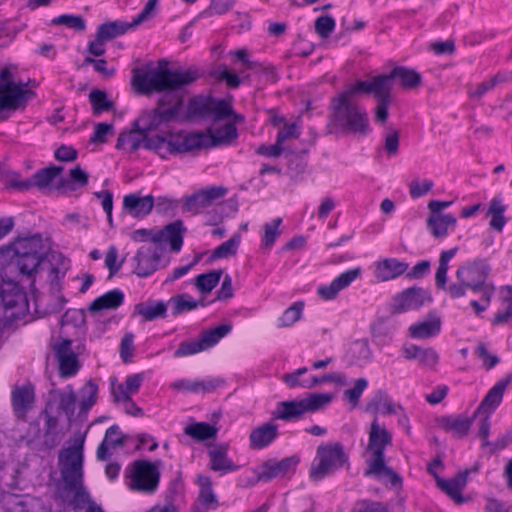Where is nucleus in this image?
Listing matches in <instances>:
<instances>
[{"mask_svg": "<svg viewBox=\"0 0 512 512\" xmlns=\"http://www.w3.org/2000/svg\"><path fill=\"white\" fill-rule=\"evenodd\" d=\"M391 444V433L386 428L380 427L378 421L374 420L370 426L367 445V451L372 456L367 460L368 467L363 475L365 477H374L377 480L387 477L392 487L401 488V476L385 463V448Z\"/></svg>", "mask_w": 512, "mask_h": 512, "instance_id": "nucleus-6", "label": "nucleus"}, {"mask_svg": "<svg viewBox=\"0 0 512 512\" xmlns=\"http://www.w3.org/2000/svg\"><path fill=\"white\" fill-rule=\"evenodd\" d=\"M432 302L433 297L429 290L420 286H412L395 294L390 306V312L392 314H403L419 310Z\"/></svg>", "mask_w": 512, "mask_h": 512, "instance_id": "nucleus-13", "label": "nucleus"}, {"mask_svg": "<svg viewBox=\"0 0 512 512\" xmlns=\"http://www.w3.org/2000/svg\"><path fill=\"white\" fill-rule=\"evenodd\" d=\"M232 330V324H221L215 328L200 333L197 340L183 341L174 351L175 358L192 356L215 346L223 337Z\"/></svg>", "mask_w": 512, "mask_h": 512, "instance_id": "nucleus-12", "label": "nucleus"}, {"mask_svg": "<svg viewBox=\"0 0 512 512\" xmlns=\"http://www.w3.org/2000/svg\"><path fill=\"white\" fill-rule=\"evenodd\" d=\"M491 267L489 263L482 258L475 259L461 265L456 271L457 283L448 286L447 292L453 299L464 297L466 291L480 293L482 300L490 303L494 294L495 287L488 282Z\"/></svg>", "mask_w": 512, "mask_h": 512, "instance_id": "nucleus-5", "label": "nucleus"}, {"mask_svg": "<svg viewBox=\"0 0 512 512\" xmlns=\"http://www.w3.org/2000/svg\"><path fill=\"white\" fill-rule=\"evenodd\" d=\"M409 264L397 258H385L376 263L375 276L380 281L395 279L407 272Z\"/></svg>", "mask_w": 512, "mask_h": 512, "instance_id": "nucleus-29", "label": "nucleus"}, {"mask_svg": "<svg viewBox=\"0 0 512 512\" xmlns=\"http://www.w3.org/2000/svg\"><path fill=\"white\" fill-rule=\"evenodd\" d=\"M218 429L207 423L197 422L184 428V433L196 441H205L216 437Z\"/></svg>", "mask_w": 512, "mask_h": 512, "instance_id": "nucleus-42", "label": "nucleus"}, {"mask_svg": "<svg viewBox=\"0 0 512 512\" xmlns=\"http://www.w3.org/2000/svg\"><path fill=\"white\" fill-rule=\"evenodd\" d=\"M240 244V235L235 234L227 241L221 243L212 252L213 259H222L229 256H233L237 253L238 246Z\"/></svg>", "mask_w": 512, "mask_h": 512, "instance_id": "nucleus-57", "label": "nucleus"}, {"mask_svg": "<svg viewBox=\"0 0 512 512\" xmlns=\"http://www.w3.org/2000/svg\"><path fill=\"white\" fill-rule=\"evenodd\" d=\"M81 402L79 407V415H87L89 410L94 406L97 400L98 385L89 380L79 391Z\"/></svg>", "mask_w": 512, "mask_h": 512, "instance_id": "nucleus-45", "label": "nucleus"}, {"mask_svg": "<svg viewBox=\"0 0 512 512\" xmlns=\"http://www.w3.org/2000/svg\"><path fill=\"white\" fill-rule=\"evenodd\" d=\"M84 437L73 445L63 448L58 455L62 485L58 487V498L74 512H104L84 486L83 455Z\"/></svg>", "mask_w": 512, "mask_h": 512, "instance_id": "nucleus-2", "label": "nucleus"}, {"mask_svg": "<svg viewBox=\"0 0 512 512\" xmlns=\"http://www.w3.org/2000/svg\"><path fill=\"white\" fill-rule=\"evenodd\" d=\"M42 260L43 255H36L35 251L32 253L24 252V255H16V265L19 272L28 277L37 272Z\"/></svg>", "mask_w": 512, "mask_h": 512, "instance_id": "nucleus-44", "label": "nucleus"}, {"mask_svg": "<svg viewBox=\"0 0 512 512\" xmlns=\"http://www.w3.org/2000/svg\"><path fill=\"white\" fill-rule=\"evenodd\" d=\"M281 223L282 219L278 217L274 218L271 222L264 224V235L261 239V248L270 250L273 247L277 238L281 234V231L279 230Z\"/></svg>", "mask_w": 512, "mask_h": 512, "instance_id": "nucleus-52", "label": "nucleus"}, {"mask_svg": "<svg viewBox=\"0 0 512 512\" xmlns=\"http://www.w3.org/2000/svg\"><path fill=\"white\" fill-rule=\"evenodd\" d=\"M457 220L452 214L430 215L426 220V225L430 233L438 239L445 238L448 229L456 227Z\"/></svg>", "mask_w": 512, "mask_h": 512, "instance_id": "nucleus-35", "label": "nucleus"}, {"mask_svg": "<svg viewBox=\"0 0 512 512\" xmlns=\"http://www.w3.org/2000/svg\"><path fill=\"white\" fill-rule=\"evenodd\" d=\"M210 76L218 82H225L227 87L230 89H236L241 84L240 77L237 74L228 71L225 65H220L211 70Z\"/></svg>", "mask_w": 512, "mask_h": 512, "instance_id": "nucleus-54", "label": "nucleus"}, {"mask_svg": "<svg viewBox=\"0 0 512 512\" xmlns=\"http://www.w3.org/2000/svg\"><path fill=\"white\" fill-rule=\"evenodd\" d=\"M222 274L223 271L221 269L199 274L194 279V285L202 294L209 293L217 286Z\"/></svg>", "mask_w": 512, "mask_h": 512, "instance_id": "nucleus-46", "label": "nucleus"}, {"mask_svg": "<svg viewBox=\"0 0 512 512\" xmlns=\"http://www.w3.org/2000/svg\"><path fill=\"white\" fill-rule=\"evenodd\" d=\"M360 94V91L354 90V83L345 91L331 99L326 124V134H353L358 136H366L370 133L368 114L358 104L352 102L350 97Z\"/></svg>", "mask_w": 512, "mask_h": 512, "instance_id": "nucleus-3", "label": "nucleus"}, {"mask_svg": "<svg viewBox=\"0 0 512 512\" xmlns=\"http://www.w3.org/2000/svg\"><path fill=\"white\" fill-rule=\"evenodd\" d=\"M398 410H402V406L395 404L388 396L387 392L377 390L370 401L367 403V411L374 413H382L384 415L396 414Z\"/></svg>", "mask_w": 512, "mask_h": 512, "instance_id": "nucleus-34", "label": "nucleus"}, {"mask_svg": "<svg viewBox=\"0 0 512 512\" xmlns=\"http://www.w3.org/2000/svg\"><path fill=\"white\" fill-rule=\"evenodd\" d=\"M308 372L307 367H300L291 373H285L282 375L281 380L289 388H302L308 389V377L303 378L302 376Z\"/></svg>", "mask_w": 512, "mask_h": 512, "instance_id": "nucleus-55", "label": "nucleus"}, {"mask_svg": "<svg viewBox=\"0 0 512 512\" xmlns=\"http://www.w3.org/2000/svg\"><path fill=\"white\" fill-rule=\"evenodd\" d=\"M89 102L92 106L93 115L99 116L101 113L110 111L114 103L108 99L104 90L93 89L89 93Z\"/></svg>", "mask_w": 512, "mask_h": 512, "instance_id": "nucleus-50", "label": "nucleus"}, {"mask_svg": "<svg viewBox=\"0 0 512 512\" xmlns=\"http://www.w3.org/2000/svg\"><path fill=\"white\" fill-rule=\"evenodd\" d=\"M89 175L80 167L76 165L69 170L68 177L59 179L56 189L75 191L78 188L85 187L88 184Z\"/></svg>", "mask_w": 512, "mask_h": 512, "instance_id": "nucleus-39", "label": "nucleus"}, {"mask_svg": "<svg viewBox=\"0 0 512 512\" xmlns=\"http://www.w3.org/2000/svg\"><path fill=\"white\" fill-rule=\"evenodd\" d=\"M430 470V475L434 477L436 486L448 495L457 505H461L468 501V498L462 495V490L467 483L468 470L460 471L450 479H444L437 472Z\"/></svg>", "mask_w": 512, "mask_h": 512, "instance_id": "nucleus-20", "label": "nucleus"}, {"mask_svg": "<svg viewBox=\"0 0 512 512\" xmlns=\"http://www.w3.org/2000/svg\"><path fill=\"white\" fill-rule=\"evenodd\" d=\"M474 354L482 360L483 366L486 370H491L500 362V358L497 355L489 353L484 343H479L474 350Z\"/></svg>", "mask_w": 512, "mask_h": 512, "instance_id": "nucleus-64", "label": "nucleus"}, {"mask_svg": "<svg viewBox=\"0 0 512 512\" xmlns=\"http://www.w3.org/2000/svg\"><path fill=\"white\" fill-rule=\"evenodd\" d=\"M351 512H391L388 505L381 501L361 499L355 502Z\"/></svg>", "mask_w": 512, "mask_h": 512, "instance_id": "nucleus-60", "label": "nucleus"}, {"mask_svg": "<svg viewBox=\"0 0 512 512\" xmlns=\"http://www.w3.org/2000/svg\"><path fill=\"white\" fill-rule=\"evenodd\" d=\"M506 209L507 206L503 203V199L500 195H496L490 200L485 216L491 218L489 226L492 230L497 232L503 230L507 223V218L504 215Z\"/></svg>", "mask_w": 512, "mask_h": 512, "instance_id": "nucleus-38", "label": "nucleus"}, {"mask_svg": "<svg viewBox=\"0 0 512 512\" xmlns=\"http://www.w3.org/2000/svg\"><path fill=\"white\" fill-rule=\"evenodd\" d=\"M458 248L454 247L449 250H444L440 253L439 256V265L435 274V284L438 289L444 290L447 284V272H448V264L449 261L455 256Z\"/></svg>", "mask_w": 512, "mask_h": 512, "instance_id": "nucleus-43", "label": "nucleus"}, {"mask_svg": "<svg viewBox=\"0 0 512 512\" xmlns=\"http://www.w3.org/2000/svg\"><path fill=\"white\" fill-rule=\"evenodd\" d=\"M278 426L273 423H264L254 428L250 435V447L263 449L270 445L278 437Z\"/></svg>", "mask_w": 512, "mask_h": 512, "instance_id": "nucleus-32", "label": "nucleus"}, {"mask_svg": "<svg viewBox=\"0 0 512 512\" xmlns=\"http://www.w3.org/2000/svg\"><path fill=\"white\" fill-rule=\"evenodd\" d=\"M304 308L302 301H297L288 307L278 319V327H289L301 318Z\"/></svg>", "mask_w": 512, "mask_h": 512, "instance_id": "nucleus-56", "label": "nucleus"}, {"mask_svg": "<svg viewBox=\"0 0 512 512\" xmlns=\"http://www.w3.org/2000/svg\"><path fill=\"white\" fill-rule=\"evenodd\" d=\"M58 424L59 421L57 417L46 414L43 443L48 449L56 447L60 442Z\"/></svg>", "mask_w": 512, "mask_h": 512, "instance_id": "nucleus-51", "label": "nucleus"}, {"mask_svg": "<svg viewBox=\"0 0 512 512\" xmlns=\"http://www.w3.org/2000/svg\"><path fill=\"white\" fill-rule=\"evenodd\" d=\"M371 79L375 82L382 81L383 87L390 92L394 80H398L403 89H414L422 82L421 74L406 66H396L389 73H382Z\"/></svg>", "mask_w": 512, "mask_h": 512, "instance_id": "nucleus-19", "label": "nucleus"}, {"mask_svg": "<svg viewBox=\"0 0 512 512\" xmlns=\"http://www.w3.org/2000/svg\"><path fill=\"white\" fill-rule=\"evenodd\" d=\"M41 241L40 234L18 239L15 246V255H24V252L32 253L34 250L36 255H42Z\"/></svg>", "mask_w": 512, "mask_h": 512, "instance_id": "nucleus-53", "label": "nucleus"}, {"mask_svg": "<svg viewBox=\"0 0 512 512\" xmlns=\"http://www.w3.org/2000/svg\"><path fill=\"white\" fill-rule=\"evenodd\" d=\"M232 114V105L226 99H218L211 95H197L189 99L185 119L219 122Z\"/></svg>", "mask_w": 512, "mask_h": 512, "instance_id": "nucleus-10", "label": "nucleus"}, {"mask_svg": "<svg viewBox=\"0 0 512 512\" xmlns=\"http://www.w3.org/2000/svg\"><path fill=\"white\" fill-rule=\"evenodd\" d=\"M183 494V483L180 479L172 480L165 492V505L172 508H177L176 503L182 497Z\"/></svg>", "mask_w": 512, "mask_h": 512, "instance_id": "nucleus-61", "label": "nucleus"}, {"mask_svg": "<svg viewBox=\"0 0 512 512\" xmlns=\"http://www.w3.org/2000/svg\"><path fill=\"white\" fill-rule=\"evenodd\" d=\"M332 400L330 393H309L301 399L281 401L277 403L273 418L285 422L299 420L307 413L323 410Z\"/></svg>", "mask_w": 512, "mask_h": 512, "instance_id": "nucleus-8", "label": "nucleus"}, {"mask_svg": "<svg viewBox=\"0 0 512 512\" xmlns=\"http://www.w3.org/2000/svg\"><path fill=\"white\" fill-rule=\"evenodd\" d=\"M298 463L295 456L283 458L280 461H266L258 469H254L255 478L251 484L269 482L278 476H284Z\"/></svg>", "mask_w": 512, "mask_h": 512, "instance_id": "nucleus-21", "label": "nucleus"}, {"mask_svg": "<svg viewBox=\"0 0 512 512\" xmlns=\"http://www.w3.org/2000/svg\"><path fill=\"white\" fill-rule=\"evenodd\" d=\"M203 73L196 66L187 69L168 67L153 68L141 71L133 70L131 84L134 90L141 95L149 96L154 92L162 93L157 100L156 107L165 111H174V116L180 117L184 106L186 88L196 82Z\"/></svg>", "mask_w": 512, "mask_h": 512, "instance_id": "nucleus-1", "label": "nucleus"}, {"mask_svg": "<svg viewBox=\"0 0 512 512\" xmlns=\"http://www.w3.org/2000/svg\"><path fill=\"white\" fill-rule=\"evenodd\" d=\"M228 450L229 445L227 443L211 445L207 451L210 470L220 472L221 475H224L240 469V465L235 464L232 459L229 458Z\"/></svg>", "mask_w": 512, "mask_h": 512, "instance_id": "nucleus-25", "label": "nucleus"}, {"mask_svg": "<svg viewBox=\"0 0 512 512\" xmlns=\"http://www.w3.org/2000/svg\"><path fill=\"white\" fill-rule=\"evenodd\" d=\"M160 462L136 460L132 463L129 478V488L132 491L146 495L154 494L160 483Z\"/></svg>", "mask_w": 512, "mask_h": 512, "instance_id": "nucleus-11", "label": "nucleus"}, {"mask_svg": "<svg viewBox=\"0 0 512 512\" xmlns=\"http://www.w3.org/2000/svg\"><path fill=\"white\" fill-rule=\"evenodd\" d=\"M35 401V393L32 385L16 387L11 392V403L15 416L18 419H25L28 411Z\"/></svg>", "mask_w": 512, "mask_h": 512, "instance_id": "nucleus-27", "label": "nucleus"}, {"mask_svg": "<svg viewBox=\"0 0 512 512\" xmlns=\"http://www.w3.org/2000/svg\"><path fill=\"white\" fill-rule=\"evenodd\" d=\"M360 274V267L346 270L335 279H333L329 285L319 286L317 293L322 299L326 301L333 300L337 297L339 291L348 287Z\"/></svg>", "mask_w": 512, "mask_h": 512, "instance_id": "nucleus-26", "label": "nucleus"}, {"mask_svg": "<svg viewBox=\"0 0 512 512\" xmlns=\"http://www.w3.org/2000/svg\"><path fill=\"white\" fill-rule=\"evenodd\" d=\"M314 28L321 38H327L334 31L335 20L330 15H321L316 18Z\"/></svg>", "mask_w": 512, "mask_h": 512, "instance_id": "nucleus-62", "label": "nucleus"}, {"mask_svg": "<svg viewBox=\"0 0 512 512\" xmlns=\"http://www.w3.org/2000/svg\"><path fill=\"white\" fill-rule=\"evenodd\" d=\"M51 25H65L75 31H84L86 29V22L80 15L62 14L51 20Z\"/></svg>", "mask_w": 512, "mask_h": 512, "instance_id": "nucleus-58", "label": "nucleus"}, {"mask_svg": "<svg viewBox=\"0 0 512 512\" xmlns=\"http://www.w3.org/2000/svg\"><path fill=\"white\" fill-rule=\"evenodd\" d=\"M403 356L407 360H416L419 365L432 368L437 365L439 355L432 347H421L416 344H405L402 347Z\"/></svg>", "mask_w": 512, "mask_h": 512, "instance_id": "nucleus-28", "label": "nucleus"}, {"mask_svg": "<svg viewBox=\"0 0 512 512\" xmlns=\"http://www.w3.org/2000/svg\"><path fill=\"white\" fill-rule=\"evenodd\" d=\"M120 434V428L117 424H114L110 426L105 433V437L103 441L99 444L96 456L98 460L105 461L108 456V450L109 446L116 448V447H122L125 443L124 437H118L117 439H111L112 435H118Z\"/></svg>", "mask_w": 512, "mask_h": 512, "instance_id": "nucleus-40", "label": "nucleus"}, {"mask_svg": "<svg viewBox=\"0 0 512 512\" xmlns=\"http://www.w3.org/2000/svg\"><path fill=\"white\" fill-rule=\"evenodd\" d=\"M154 204L155 198L151 194L130 193L123 197L122 210L133 218L143 219L152 212Z\"/></svg>", "mask_w": 512, "mask_h": 512, "instance_id": "nucleus-22", "label": "nucleus"}, {"mask_svg": "<svg viewBox=\"0 0 512 512\" xmlns=\"http://www.w3.org/2000/svg\"><path fill=\"white\" fill-rule=\"evenodd\" d=\"M349 466V456L340 442L322 444L317 447L316 457L310 467L309 477L318 482Z\"/></svg>", "mask_w": 512, "mask_h": 512, "instance_id": "nucleus-9", "label": "nucleus"}, {"mask_svg": "<svg viewBox=\"0 0 512 512\" xmlns=\"http://www.w3.org/2000/svg\"><path fill=\"white\" fill-rule=\"evenodd\" d=\"M512 382V374H508L500 379L485 395L477 409L473 413V418L479 414L491 415L501 404L504 391Z\"/></svg>", "mask_w": 512, "mask_h": 512, "instance_id": "nucleus-23", "label": "nucleus"}, {"mask_svg": "<svg viewBox=\"0 0 512 512\" xmlns=\"http://www.w3.org/2000/svg\"><path fill=\"white\" fill-rule=\"evenodd\" d=\"M179 118L174 116V111H165L162 107H155L154 109L144 112L138 119L133 122L134 132L143 136V144L142 146L147 150H153L157 154L162 157H165L166 154L176 155L177 153H172L168 151L165 147H160L156 141V138H162L166 142H170L175 139L180 133L175 135H170L169 137L154 135L149 136V133L155 130H158L161 125L168 124L170 122H175Z\"/></svg>", "mask_w": 512, "mask_h": 512, "instance_id": "nucleus-7", "label": "nucleus"}, {"mask_svg": "<svg viewBox=\"0 0 512 512\" xmlns=\"http://www.w3.org/2000/svg\"><path fill=\"white\" fill-rule=\"evenodd\" d=\"M179 201L177 199L168 196H159L155 199L154 207L158 214H172L174 215L178 206Z\"/></svg>", "mask_w": 512, "mask_h": 512, "instance_id": "nucleus-63", "label": "nucleus"}, {"mask_svg": "<svg viewBox=\"0 0 512 512\" xmlns=\"http://www.w3.org/2000/svg\"><path fill=\"white\" fill-rule=\"evenodd\" d=\"M354 90L360 91V94H372L377 105L374 109L375 121L384 124L388 118V108L391 103V92L383 87L382 81L375 82L374 80H359L354 83Z\"/></svg>", "mask_w": 512, "mask_h": 512, "instance_id": "nucleus-16", "label": "nucleus"}, {"mask_svg": "<svg viewBox=\"0 0 512 512\" xmlns=\"http://www.w3.org/2000/svg\"><path fill=\"white\" fill-rule=\"evenodd\" d=\"M62 166L50 165L48 167L39 169L31 177L20 179L17 175L8 181V188L20 192L30 191L32 188L44 190L49 188L54 179L59 176L63 171Z\"/></svg>", "mask_w": 512, "mask_h": 512, "instance_id": "nucleus-15", "label": "nucleus"}, {"mask_svg": "<svg viewBox=\"0 0 512 512\" xmlns=\"http://www.w3.org/2000/svg\"><path fill=\"white\" fill-rule=\"evenodd\" d=\"M35 96L32 90L24 89L21 83L0 86V121L8 119L7 112H14L26 107Z\"/></svg>", "mask_w": 512, "mask_h": 512, "instance_id": "nucleus-14", "label": "nucleus"}, {"mask_svg": "<svg viewBox=\"0 0 512 512\" xmlns=\"http://www.w3.org/2000/svg\"><path fill=\"white\" fill-rule=\"evenodd\" d=\"M123 302V291L115 288L94 299L90 303L88 310L91 313H96L103 310H115L119 308Z\"/></svg>", "mask_w": 512, "mask_h": 512, "instance_id": "nucleus-33", "label": "nucleus"}, {"mask_svg": "<svg viewBox=\"0 0 512 512\" xmlns=\"http://www.w3.org/2000/svg\"><path fill=\"white\" fill-rule=\"evenodd\" d=\"M186 228L182 220H175L162 229L157 230V234L153 237L154 245L169 243L172 252H179L183 245V238Z\"/></svg>", "mask_w": 512, "mask_h": 512, "instance_id": "nucleus-24", "label": "nucleus"}, {"mask_svg": "<svg viewBox=\"0 0 512 512\" xmlns=\"http://www.w3.org/2000/svg\"><path fill=\"white\" fill-rule=\"evenodd\" d=\"M134 28L135 27L132 25L131 21H106L97 27L96 34L98 35L99 40L108 42L124 35L127 31Z\"/></svg>", "mask_w": 512, "mask_h": 512, "instance_id": "nucleus-36", "label": "nucleus"}, {"mask_svg": "<svg viewBox=\"0 0 512 512\" xmlns=\"http://www.w3.org/2000/svg\"><path fill=\"white\" fill-rule=\"evenodd\" d=\"M59 361V373L62 377L68 378L74 376L79 370L78 357L75 353L65 355L58 359Z\"/></svg>", "mask_w": 512, "mask_h": 512, "instance_id": "nucleus-59", "label": "nucleus"}, {"mask_svg": "<svg viewBox=\"0 0 512 512\" xmlns=\"http://www.w3.org/2000/svg\"><path fill=\"white\" fill-rule=\"evenodd\" d=\"M227 189L223 186H209L198 190L191 195L184 196L181 200L183 212L199 214L202 210L213 205L216 201L223 198Z\"/></svg>", "mask_w": 512, "mask_h": 512, "instance_id": "nucleus-17", "label": "nucleus"}, {"mask_svg": "<svg viewBox=\"0 0 512 512\" xmlns=\"http://www.w3.org/2000/svg\"><path fill=\"white\" fill-rule=\"evenodd\" d=\"M162 251L158 245L146 246L138 248L131 262L133 266L132 272L139 278H147L155 273L161 267Z\"/></svg>", "mask_w": 512, "mask_h": 512, "instance_id": "nucleus-18", "label": "nucleus"}, {"mask_svg": "<svg viewBox=\"0 0 512 512\" xmlns=\"http://www.w3.org/2000/svg\"><path fill=\"white\" fill-rule=\"evenodd\" d=\"M474 419L473 416L470 418L464 415H447L438 418L437 423L445 432H451L454 436L462 438L468 434Z\"/></svg>", "mask_w": 512, "mask_h": 512, "instance_id": "nucleus-31", "label": "nucleus"}, {"mask_svg": "<svg viewBox=\"0 0 512 512\" xmlns=\"http://www.w3.org/2000/svg\"><path fill=\"white\" fill-rule=\"evenodd\" d=\"M507 295L502 298V308L494 314L491 320L493 326L505 325L512 322V286L507 285L502 288Z\"/></svg>", "mask_w": 512, "mask_h": 512, "instance_id": "nucleus-41", "label": "nucleus"}, {"mask_svg": "<svg viewBox=\"0 0 512 512\" xmlns=\"http://www.w3.org/2000/svg\"><path fill=\"white\" fill-rule=\"evenodd\" d=\"M169 304L162 300L141 302L135 305L134 314L142 316L145 321L166 318Z\"/></svg>", "mask_w": 512, "mask_h": 512, "instance_id": "nucleus-37", "label": "nucleus"}, {"mask_svg": "<svg viewBox=\"0 0 512 512\" xmlns=\"http://www.w3.org/2000/svg\"><path fill=\"white\" fill-rule=\"evenodd\" d=\"M441 331V319L435 313H429V319L416 322L408 329L412 339H429L437 336Z\"/></svg>", "mask_w": 512, "mask_h": 512, "instance_id": "nucleus-30", "label": "nucleus"}, {"mask_svg": "<svg viewBox=\"0 0 512 512\" xmlns=\"http://www.w3.org/2000/svg\"><path fill=\"white\" fill-rule=\"evenodd\" d=\"M237 138L238 131L236 125L234 123H226L215 130L207 128L206 131L190 133L180 132V134L170 142H166L162 138H156L154 141L162 145V148L166 147L168 151L172 153H190L202 149L229 146ZM157 148H159V146Z\"/></svg>", "mask_w": 512, "mask_h": 512, "instance_id": "nucleus-4", "label": "nucleus"}, {"mask_svg": "<svg viewBox=\"0 0 512 512\" xmlns=\"http://www.w3.org/2000/svg\"><path fill=\"white\" fill-rule=\"evenodd\" d=\"M231 55L235 56L237 60H239L245 70H256L264 72L268 79L275 81L276 80V72L273 68L270 67H262L261 64L251 61L248 58V52L246 49H238L230 52Z\"/></svg>", "mask_w": 512, "mask_h": 512, "instance_id": "nucleus-49", "label": "nucleus"}, {"mask_svg": "<svg viewBox=\"0 0 512 512\" xmlns=\"http://www.w3.org/2000/svg\"><path fill=\"white\" fill-rule=\"evenodd\" d=\"M395 323L390 318H379L371 325V332L374 339L385 342L391 340Z\"/></svg>", "mask_w": 512, "mask_h": 512, "instance_id": "nucleus-48", "label": "nucleus"}, {"mask_svg": "<svg viewBox=\"0 0 512 512\" xmlns=\"http://www.w3.org/2000/svg\"><path fill=\"white\" fill-rule=\"evenodd\" d=\"M168 304L171 307V314L177 317L185 312H190L196 309L194 299L188 293H182L172 296L168 300Z\"/></svg>", "mask_w": 512, "mask_h": 512, "instance_id": "nucleus-47", "label": "nucleus"}]
</instances>
